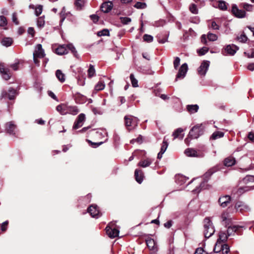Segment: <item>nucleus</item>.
Listing matches in <instances>:
<instances>
[{"mask_svg": "<svg viewBox=\"0 0 254 254\" xmlns=\"http://www.w3.org/2000/svg\"><path fill=\"white\" fill-rule=\"evenodd\" d=\"M88 133L89 136L96 141V142H94L91 140L87 139V141L92 146V147L96 148L104 143V141L103 139L105 137V133L103 131L96 130V129H92L90 130Z\"/></svg>", "mask_w": 254, "mask_h": 254, "instance_id": "nucleus-1", "label": "nucleus"}, {"mask_svg": "<svg viewBox=\"0 0 254 254\" xmlns=\"http://www.w3.org/2000/svg\"><path fill=\"white\" fill-rule=\"evenodd\" d=\"M69 51L75 57L77 58L78 54L77 51L71 44L59 46L55 50V53L57 55H63L67 54Z\"/></svg>", "mask_w": 254, "mask_h": 254, "instance_id": "nucleus-2", "label": "nucleus"}, {"mask_svg": "<svg viewBox=\"0 0 254 254\" xmlns=\"http://www.w3.org/2000/svg\"><path fill=\"white\" fill-rule=\"evenodd\" d=\"M204 131V127L202 124H198L190 130L188 136L190 139H196L202 135Z\"/></svg>", "mask_w": 254, "mask_h": 254, "instance_id": "nucleus-3", "label": "nucleus"}, {"mask_svg": "<svg viewBox=\"0 0 254 254\" xmlns=\"http://www.w3.org/2000/svg\"><path fill=\"white\" fill-rule=\"evenodd\" d=\"M204 223V235L206 238H209L214 233V228L211 221L209 218H205L203 221Z\"/></svg>", "mask_w": 254, "mask_h": 254, "instance_id": "nucleus-4", "label": "nucleus"}, {"mask_svg": "<svg viewBox=\"0 0 254 254\" xmlns=\"http://www.w3.org/2000/svg\"><path fill=\"white\" fill-rule=\"evenodd\" d=\"M125 125L128 130H131L136 126V119L131 116H126L124 118Z\"/></svg>", "mask_w": 254, "mask_h": 254, "instance_id": "nucleus-5", "label": "nucleus"}, {"mask_svg": "<svg viewBox=\"0 0 254 254\" xmlns=\"http://www.w3.org/2000/svg\"><path fill=\"white\" fill-rule=\"evenodd\" d=\"M0 72L2 78L7 80L10 79L11 76V73L8 67H5L3 64H0Z\"/></svg>", "mask_w": 254, "mask_h": 254, "instance_id": "nucleus-6", "label": "nucleus"}, {"mask_svg": "<svg viewBox=\"0 0 254 254\" xmlns=\"http://www.w3.org/2000/svg\"><path fill=\"white\" fill-rule=\"evenodd\" d=\"M107 235L110 238H115L118 236L119 230L115 228H112L109 225H107L105 228Z\"/></svg>", "mask_w": 254, "mask_h": 254, "instance_id": "nucleus-7", "label": "nucleus"}, {"mask_svg": "<svg viewBox=\"0 0 254 254\" xmlns=\"http://www.w3.org/2000/svg\"><path fill=\"white\" fill-rule=\"evenodd\" d=\"M209 62L208 61H203L200 66L197 69L198 74L200 75L204 76L208 69L209 66Z\"/></svg>", "mask_w": 254, "mask_h": 254, "instance_id": "nucleus-8", "label": "nucleus"}, {"mask_svg": "<svg viewBox=\"0 0 254 254\" xmlns=\"http://www.w3.org/2000/svg\"><path fill=\"white\" fill-rule=\"evenodd\" d=\"M232 13L236 17L243 18L246 16V12L244 10L239 9L236 4H233L232 7Z\"/></svg>", "mask_w": 254, "mask_h": 254, "instance_id": "nucleus-9", "label": "nucleus"}, {"mask_svg": "<svg viewBox=\"0 0 254 254\" xmlns=\"http://www.w3.org/2000/svg\"><path fill=\"white\" fill-rule=\"evenodd\" d=\"M16 91L12 88L8 89V92L6 90H3L1 94V98H8L9 100H13L15 98Z\"/></svg>", "mask_w": 254, "mask_h": 254, "instance_id": "nucleus-10", "label": "nucleus"}, {"mask_svg": "<svg viewBox=\"0 0 254 254\" xmlns=\"http://www.w3.org/2000/svg\"><path fill=\"white\" fill-rule=\"evenodd\" d=\"M242 228V227L237 225L230 226L228 228L227 234L228 236L234 235L235 233L238 235H241Z\"/></svg>", "mask_w": 254, "mask_h": 254, "instance_id": "nucleus-11", "label": "nucleus"}, {"mask_svg": "<svg viewBox=\"0 0 254 254\" xmlns=\"http://www.w3.org/2000/svg\"><path fill=\"white\" fill-rule=\"evenodd\" d=\"M85 120V115L83 113L79 114L74 123L73 128L76 129L81 127Z\"/></svg>", "mask_w": 254, "mask_h": 254, "instance_id": "nucleus-12", "label": "nucleus"}, {"mask_svg": "<svg viewBox=\"0 0 254 254\" xmlns=\"http://www.w3.org/2000/svg\"><path fill=\"white\" fill-rule=\"evenodd\" d=\"M88 212L93 217H98L100 215L99 207L96 205L92 204L87 209Z\"/></svg>", "mask_w": 254, "mask_h": 254, "instance_id": "nucleus-13", "label": "nucleus"}, {"mask_svg": "<svg viewBox=\"0 0 254 254\" xmlns=\"http://www.w3.org/2000/svg\"><path fill=\"white\" fill-rule=\"evenodd\" d=\"M144 237H145L144 234ZM145 241L146 246L149 250H152L155 251H157L156 244L154 239L150 238L149 236H147V238H145Z\"/></svg>", "mask_w": 254, "mask_h": 254, "instance_id": "nucleus-14", "label": "nucleus"}, {"mask_svg": "<svg viewBox=\"0 0 254 254\" xmlns=\"http://www.w3.org/2000/svg\"><path fill=\"white\" fill-rule=\"evenodd\" d=\"M188 70V65L186 63L183 64L180 67L178 73L176 75V80L178 78H184Z\"/></svg>", "mask_w": 254, "mask_h": 254, "instance_id": "nucleus-15", "label": "nucleus"}, {"mask_svg": "<svg viewBox=\"0 0 254 254\" xmlns=\"http://www.w3.org/2000/svg\"><path fill=\"white\" fill-rule=\"evenodd\" d=\"M33 55L34 57H38L40 59L43 58L45 57V54L41 44H39L37 45L36 49L35 50Z\"/></svg>", "mask_w": 254, "mask_h": 254, "instance_id": "nucleus-16", "label": "nucleus"}, {"mask_svg": "<svg viewBox=\"0 0 254 254\" xmlns=\"http://www.w3.org/2000/svg\"><path fill=\"white\" fill-rule=\"evenodd\" d=\"M113 6V4L111 1H106L103 2L101 6L102 11L104 13H108L111 10Z\"/></svg>", "mask_w": 254, "mask_h": 254, "instance_id": "nucleus-17", "label": "nucleus"}, {"mask_svg": "<svg viewBox=\"0 0 254 254\" xmlns=\"http://www.w3.org/2000/svg\"><path fill=\"white\" fill-rule=\"evenodd\" d=\"M239 47L235 45L232 44L227 45L225 48V51L230 55H234L239 50Z\"/></svg>", "mask_w": 254, "mask_h": 254, "instance_id": "nucleus-18", "label": "nucleus"}, {"mask_svg": "<svg viewBox=\"0 0 254 254\" xmlns=\"http://www.w3.org/2000/svg\"><path fill=\"white\" fill-rule=\"evenodd\" d=\"M230 200L231 197L229 195H226L220 197L218 200V202L222 207H225L230 203Z\"/></svg>", "mask_w": 254, "mask_h": 254, "instance_id": "nucleus-19", "label": "nucleus"}, {"mask_svg": "<svg viewBox=\"0 0 254 254\" xmlns=\"http://www.w3.org/2000/svg\"><path fill=\"white\" fill-rule=\"evenodd\" d=\"M16 128V126L12 122H8L6 124V132L10 134L15 135V130Z\"/></svg>", "mask_w": 254, "mask_h": 254, "instance_id": "nucleus-20", "label": "nucleus"}, {"mask_svg": "<svg viewBox=\"0 0 254 254\" xmlns=\"http://www.w3.org/2000/svg\"><path fill=\"white\" fill-rule=\"evenodd\" d=\"M236 161L234 157L230 156L226 158L223 161V164L226 167H231L236 164Z\"/></svg>", "mask_w": 254, "mask_h": 254, "instance_id": "nucleus-21", "label": "nucleus"}, {"mask_svg": "<svg viewBox=\"0 0 254 254\" xmlns=\"http://www.w3.org/2000/svg\"><path fill=\"white\" fill-rule=\"evenodd\" d=\"M74 98L75 102L79 104H83L85 103L87 99L86 96L78 92L75 93L74 94Z\"/></svg>", "mask_w": 254, "mask_h": 254, "instance_id": "nucleus-22", "label": "nucleus"}, {"mask_svg": "<svg viewBox=\"0 0 254 254\" xmlns=\"http://www.w3.org/2000/svg\"><path fill=\"white\" fill-rule=\"evenodd\" d=\"M134 178L136 181L141 184L143 181V172L141 169H136L134 172Z\"/></svg>", "mask_w": 254, "mask_h": 254, "instance_id": "nucleus-23", "label": "nucleus"}, {"mask_svg": "<svg viewBox=\"0 0 254 254\" xmlns=\"http://www.w3.org/2000/svg\"><path fill=\"white\" fill-rule=\"evenodd\" d=\"M199 106L197 104L188 105L186 106V110L190 114H194L197 112Z\"/></svg>", "mask_w": 254, "mask_h": 254, "instance_id": "nucleus-24", "label": "nucleus"}, {"mask_svg": "<svg viewBox=\"0 0 254 254\" xmlns=\"http://www.w3.org/2000/svg\"><path fill=\"white\" fill-rule=\"evenodd\" d=\"M185 154L188 157H197V151L191 148H189L185 150Z\"/></svg>", "mask_w": 254, "mask_h": 254, "instance_id": "nucleus-25", "label": "nucleus"}, {"mask_svg": "<svg viewBox=\"0 0 254 254\" xmlns=\"http://www.w3.org/2000/svg\"><path fill=\"white\" fill-rule=\"evenodd\" d=\"M67 107L65 104H60L57 106L56 109L62 115H65L67 113Z\"/></svg>", "mask_w": 254, "mask_h": 254, "instance_id": "nucleus-26", "label": "nucleus"}, {"mask_svg": "<svg viewBox=\"0 0 254 254\" xmlns=\"http://www.w3.org/2000/svg\"><path fill=\"white\" fill-rule=\"evenodd\" d=\"M224 133L223 132L216 131L214 132L210 137V140H216L217 139L223 137Z\"/></svg>", "mask_w": 254, "mask_h": 254, "instance_id": "nucleus-27", "label": "nucleus"}, {"mask_svg": "<svg viewBox=\"0 0 254 254\" xmlns=\"http://www.w3.org/2000/svg\"><path fill=\"white\" fill-rule=\"evenodd\" d=\"M13 43V40L10 37H4L3 38L1 41V43L3 46L6 47H9Z\"/></svg>", "mask_w": 254, "mask_h": 254, "instance_id": "nucleus-28", "label": "nucleus"}, {"mask_svg": "<svg viewBox=\"0 0 254 254\" xmlns=\"http://www.w3.org/2000/svg\"><path fill=\"white\" fill-rule=\"evenodd\" d=\"M79 112V109L76 106H69L67 107V113L75 115L77 114Z\"/></svg>", "mask_w": 254, "mask_h": 254, "instance_id": "nucleus-29", "label": "nucleus"}, {"mask_svg": "<svg viewBox=\"0 0 254 254\" xmlns=\"http://www.w3.org/2000/svg\"><path fill=\"white\" fill-rule=\"evenodd\" d=\"M68 13L66 12V9L64 7H63L61 12L60 13V24L61 25L66 17Z\"/></svg>", "mask_w": 254, "mask_h": 254, "instance_id": "nucleus-30", "label": "nucleus"}, {"mask_svg": "<svg viewBox=\"0 0 254 254\" xmlns=\"http://www.w3.org/2000/svg\"><path fill=\"white\" fill-rule=\"evenodd\" d=\"M56 75L61 82H64L65 81V75L61 70H57L56 72Z\"/></svg>", "mask_w": 254, "mask_h": 254, "instance_id": "nucleus-31", "label": "nucleus"}, {"mask_svg": "<svg viewBox=\"0 0 254 254\" xmlns=\"http://www.w3.org/2000/svg\"><path fill=\"white\" fill-rule=\"evenodd\" d=\"M228 237V236L227 233L223 232H220L219 235V239L217 241H220L221 243L225 242L227 240Z\"/></svg>", "mask_w": 254, "mask_h": 254, "instance_id": "nucleus-32", "label": "nucleus"}, {"mask_svg": "<svg viewBox=\"0 0 254 254\" xmlns=\"http://www.w3.org/2000/svg\"><path fill=\"white\" fill-rule=\"evenodd\" d=\"M214 172L215 171L213 169L209 170L203 175V180L205 181H208L211 176L214 173Z\"/></svg>", "mask_w": 254, "mask_h": 254, "instance_id": "nucleus-33", "label": "nucleus"}, {"mask_svg": "<svg viewBox=\"0 0 254 254\" xmlns=\"http://www.w3.org/2000/svg\"><path fill=\"white\" fill-rule=\"evenodd\" d=\"M84 0H75L74 5L77 10L82 9L84 6Z\"/></svg>", "mask_w": 254, "mask_h": 254, "instance_id": "nucleus-34", "label": "nucleus"}, {"mask_svg": "<svg viewBox=\"0 0 254 254\" xmlns=\"http://www.w3.org/2000/svg\"><path fill=\"white\" fill-rule=\"evenodd\" d=\"M239 6L241 8H243L248 11H252L253 10V5L247 3H242Z\"/></svg>", "mask_w": 254, "mask_h": 254, "instance_id": "nucleus-35", "label": "nucleus"}, {"mask_svg": "<svg viewBox=\"0 0 254 254\" xmlns=\"http://www.w3.org/2000/svg\"><path fill=\"white\" fill-rule=\"evenodd\" d=\"M166 23V20L163 19H160L158 21H155L153 24V26L156 27H163L165 25Z\"/></svg>", "mask_w": 254, "mask_h": 254, "instance_id": "nucleus-36", "label": "nucleus"}, {"mask_svg": "<svg viewBox=\"0 0 254 254\" xmlns=\"http://www.w3.org/2000/svg\"><path fill=\"white\" fill-rule=\"evenodd\" d=\"M88 76L89 78L93 77L95 73V70L93 65L90 64L89 67L88 69Z\"/></svg>", "mask_w": 254, "mask_h": 254, "instance_id": "nucleus-37", "label": "nucleus"}, {"mask_svg": "<svg viewBox=\"0 0 254 254\" xmlns=\"http://www.w3.org/2000/svg\"><path fill=\"white\" fill-rule=\"evenodd\" d=\"M222 243H220V241H217V242L215 245V247L214 248V252L215 253H219L221 251V246H222Z\"/></svg>", "mask_w": 254, "mask_h": 254, "instance_id": "nucleus-38", "label": "nucleus"}, {"mask_svg": "<svg viewBox=\"0 0 254 254\" xmlns=\"http://www.w3.org/2000/svg\"><path fill=\"white\" fill-rule=\"evenodd\" d=\"M129 77L131 82L132 86L133 87H138V81L135 78L133 74H130Z\"/></svg>", "mask_w": 254, "mask_h": 254, "instance_id": "nucleus-39", "label": "nucleus"}, {"mask_svg": "<svg viewBox=\"0 0 254 254\" xmlns=\"http://www.w3.org/2000/svg\"><path fill=\"white\" fill-rule=\"evenodd\" d=\"M230 249L228 245L222 244L221 246V252L223 254H227L229 252Z\"/></svg>", "mask_w": 254, "mask_h": 254, "instance_id": "nucleus-40", "label": "nucleus"}, {"mask_svg": "<svg viewBox=\"0 0 254 254\" xmlns=\"http://www.w3.org/2000/svg\"><path fill=\"white\" fill-rule=\"evenodd\" d=\"M218 7L222 10H226L227 9L226 2L223 0H219L218 1Z\"/></svg>", "mask_w": 254, "mask_h": 254, "instance_id": "nucleus-41", "label": "nucleus"}, {"mask_svg": "<svg viewBox=\"0 0 254 254\" xmlns=\"http://www.w3.org/2000/svg\"><path fill=\"white\" fill-rule=\"evenodd\" d=\"M244 183H248L249 182H254V176L248 175L246 176L243 180Z\"/></svg>", "mask_w": 254, "mask_h": 254, "instance_id": "nucleus-42", "label": "nucleus"}, {"mask_svg": "<svg viewBox=\"0 0 254 254\" xmlns=\"http://www.w3.org/2000/svg\"><path fill=\"white\" fill-rule=\"evenodd\" d=\"M183 129L181 128H178L175 130L173 133V136H174V139L176 138H179L180 135H181V134L182 132H183Z\"/></svg>", "mask_w": 254, "mask_h": 254, "instance_id": "nucleus-43", "label": "nucleus"}, {"mask_svg": "<svg viewBox=\"0 0 254 254\" xmlns=\"http://www.w3.org/2000/svg\"><path fill=\"white\" fill-rule=\"evenodd\" d=\"M105 84L102 82H98L95 86V90L96 91H100L104 89Z\"/></svg>", "mask_w": 254, "mask_h": 254, "instance_id": "nucleus-44", "label": "nucleus"}, {"mask_svg": "<svg viewBox=\"0 0 254 254\" xmlns=\"http://www.w3.org/2000/svg\"><path fill=\"white\" fill-rule=\"evenodd\" d=\"M209 50V48L206 47H203L200 49L197 50V53L199 56H202L205 55L207 52H208Z\"/></svg>", "mask_w": 254, "mask_h": 254, "instance_id": "nucleus-45", "label": "nucleus"}, {"mask_svg": "<svg viewBox=\"0 0 254 254\" xmlns=\"http://www.w3.org/2000/svg\"><path fill=\"white\" fill-rule=\"evenodd\" d=\"M153 37L150 35L144 34V42L151 43L153 41Z\"/></svg>", "mask_w": 254, "mask_h": 254, "instance_id": "nucleus-46", "label": "nucleus"}, {"mask_svg": "<svg viewBox=\"0 0 254 254\" xmlns=\"http://www.w3.org/2000/svg\"><path fill=\"white\" fill-rule=\"evenodd\" d=\"M109 31L107 29H104L97 33V35L98 36H109Z\"/></svg>", "mask_w": 254, "mask_h": 254, "instance_id": "nucleus-47", "label": "nucleus"}, {"mask_svg": "<svg viewBox=\"0 0 254 254\" xmlns=\"http://www.w3.org/2000/svg\"><path fill=\"white\" fill-rule=\"evenodd\" d=\"M43 11V6L41 5H38L35 7V13L37 16L40 15Z\"/></svg>", "mask_w": 254, "mask_h": 254, "instance_id": "nucleus-48", "label": "nucleus"}, {"mask_svg": "<svg viewBox=\"0 0 254 254\" xmlns=\"http://www.w3.org/2000/svg\"><path fill=\"white\" fill-rule=\"evenodd\" d=\"M237 39L242 43H245L248 40V37L244 32H243L240 36L238 37Z\"/></svg>", "mask_w": 254, "mask_h": 254, "instance_id": "nucleus-49", "label": "nucleus"}, {"mask_svg": "<svg viewBox=\"0 0 254 254\" xmlns=\"http://www.w3.org/2000/svg\"><path fill=\"white\" fill-rule=\"evenodd\" d=\"M7 20L4 16H0V26L3 27L7 25Z\"/></svg>", "mask_w": 254, "mask_h": 254, "instance_id": "nucleus-50", "label": "nucleus"}, {"mask_svg": "<svg viewBox=\"0 0 254 254\" xmlns=\"http://www.w3.org/2000/svg\"><path fill=\"white\" fill-rule=\"evenodd\" d=\"M168 143L167 140L164 138L163 141L162 142V144L161 147L160 151L163 152H165L168 147Z\"/></svg>", "mask_w": 254, "mask_h": 254, "instance_id": "nucleus-51", "label": "nucleus"}, {"mask_svg": "<svg viewBox=\"0 0 254 254\" xmlns=\"http://www.w3.org/2000/svg\"><path fill=\"white\" fill-rule=\"evenodd\" d=\"M190 10L193 14H197L198 13L197 6L195 4L193 3L190 4Z\"/></svg>", "mask_w": 254, "mask_h": 254, "instance_id": "nucleus-52", "label": "nucleus"}, {"mask_svg": "<svg viewBox=\"0 0 254 254\" xmlns=\"http://www.w3.org/2000/svg\"><path fill=\"white\" fill-rule=\"evenodd\" d=\"M120 20L123 24H128L131 21V19L127 17H121Z\"/></svg>", "mask_w": 254, "mask_h": 254, "instance_id": "nucleus-53", "label": "nucleus"}, {"mask_svg": "<svg viewBox=\"0 0 254 254\" xmlns=\"http://www.w3.org/2000/svg\"><path fill=\"white\" fill-rule=\"evenodd\" d=\"M208 40L210 41H214L217 40V36L216 34L213 33H208L207 35Z\"/></svg>", "mask_w": 254, "mask_h": 254, "instance_id": "nucleus-54", "label": "nucleus"}, {"mask_svg": "<svg viewBox=\"0 0 254 254\" xmlns=\"http://www.w3.org/2000/svg\"><path fill=\"white\" fill-rule=\"evenodd\" d=\"M208 181L203 180L200 184L199 187L201 190L208 189H209V186L207 184Z\"/></svg>", "mask_w": 254, "mask_h": 254, "instance_id": "nucleus-55", "label": "nucleus"}, {"mask_svg": "<svg viewBox=\"0 0 254 254\" xmlns=\"http://www.w3.org/2000/svg\"><path fill=\"white\" fill-rule=\"evenodd\" d=\"M45 24V21L42 17H40L37 20V25L39 27H43Z\"/></svg>", "mask_w": 254, "mask_h": 254, "instance_id": "nucleus-56", "label": "nucleus"}, {"mask_svg": "<svg viewBox=\"0 0 254 254\" xmlns=\"http://www.w3.org/2000/svg\"><path fill=\"white\" fill-rule=\"evenodd\" d=\"M8 224V221H5L1 224V230L2 232H5L7 230V226Z\"/></svg>", "mask_w": 254, "mask_h": 254, "instance_id": "nucleus-57", "label": "nucleus"}, {"mask_svg": "<svg viewBox=\"0 0 254 254\" xmlns=\"http://www.w3.org/2000/svg\"><path fill=\"white\" fill-rule=\"evenodd\" d=\"M180 59L179 57H176L174 61V66L175 69H177L180 64Z\"/></svg>", "mask_w": 254, "mask_h": 254, "instance_id": "nucleus-58", "label": "nucleus"}, {"mask_svg": "<svg viewBox=\"0 0 254 254\" xmlns=\"http://www.w3.org/2000/svg\"><path fill=\"white\" fill-rule=\"evenodd\" d=\"M207 252L204 251L201 248H198L196 249L194 254H207Z\"/></svg>", "mask_w": 254, "mask_h": 254, "instance_id": "nucleus-59", "label": "nucleus"}, {"mask_svg": "<svg viewBox=\"0 0 254 254\" xmlns=\"http://www.w3.org/2000/svg\"><path fill=\"white\" fill-rule=\"evenodd\" d=\"M19 62L8 65V67L12 68L14 70H17L18 69Z\"/></svg>", "mask_w": 254, "mask_h": 254, "instance_id": "nucleus-60", "label": "nucleus"}, {"mask_svg": "<svg viewBox=\"0 0 254 254\" xmlns=\"http://www.w3.org/2000/svg\"><path fill=\"white\" fill-rule=\"evenodd\" d=\"M152 163V160L149 158H144V168L149 166Z\"/></svg>", "mask_w": 254, "mask_h": 254, "instance_id": "nucleus-61", "label": "nucleus"}, {"mask_svg": "<svg viewBox=\"0 0 254 254\" xmlns=\"http://www.w3.org/2000/svg\"><path fill=\"white\" fill-rule=\"evenodd\" d=\"M142 153L141 151H135L133 153L131 157H130L129 160L131 161L133 159L134 157H137L138 155H140Z\"/></svg>", "mask_w": 254, "mask_h": 254, "instance_id": "nucleus-62", "label": "nucleus"}, {"mask_svg": "<svg viewBox=\"0 0 254 254\" xmlns=\"http://www.w3.org/2000/svg\"><path fill=\"white\" fill-rule=\"evenodd\" d=\"M90 17L94 23H96L99 20V16L96 14L91 15Z\"/></svg>", "mask_w": 254, "mask_h": 254, "instance_id": "nucleus-63", "label": "nucleus"}, {"mask_svg": "<svg viewBox=\"0 0 254 254\" xmlns=\"http://www.w3.org/2000/svg\"><path fill=\"white\" fill-rule=\"evenodd\" d=\"M244 54L249 58H254V49L252 50V52L251 53H247L246 52H244Z\"/></svg>", "mask_w": 254, "mask_h": 254, "instance_id": "nucleus-64", "label": "nucleus"}]
</instances>
